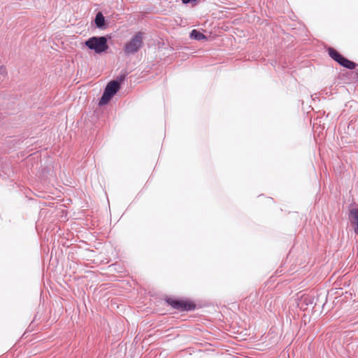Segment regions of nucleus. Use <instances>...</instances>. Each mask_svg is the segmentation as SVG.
<instances>
[{"mask_svg":"<svg viewBox=\"0 0 358 358\" xmlns=\"http://www.w3.org/2000/svg\"><path fill=\"white\" fill-rule=\"evenodd\" d=\"M85 45L96 54H101L108 49L107 38L104 36L91 37L85 42Z\"/></svg>","mask_w":358,"mask_h":358,"instance_id":"f257e3e1","label":"nucleus"},{"mask_svg":"<svg viewBox=\"0 0 358 358\" xmlns=\"http://www.w3.org/2000/svg\"><path fill=\"white\" fill-rule=\"evenodd\" d=\"M144 34L143 32L136 33L129 41L124 45V52L127 55L137 52L143 46Z\"/></svg>","mask_w":358,"mask_h":358,"instance_id":"f03ea898","label":"nucleus"},{"mask_svg":"<svg viewBox=\"0 0 358 358\" xmlns=\"http://www.w3.org/2000/svg\"><path fill=\"white\" fill-rule=\"evenodd\" d=\"M120 88V83L116 80L110 81L106 87L99 104L100 106L107 104L111 98L115 94Z\"/></svg>","mask_w":358,"mask_h":358,"instance_id":"7ed1b4c3","label":"nucleus"},{"mask_svg":"<svg viewBox=\"0 0 358 358\" xmlns=\"http://www.w3.org/2000/svg\"><path fill=\"white\" fill-rule=\"evenodd\" d=\"M329 54L330 57L335 61L338 62L341 65L349 69H352L355 66V64L341 55L336 50L333 48L329 49Z\"/></svg>","mask_w":358,"mask_h":358,"instance_id":"20e7f679","label":"nucleus"},{"mask_svg":"<svg viewBox=\"0 0 358 358\" xmlns=\"http://www.w3.org/2000/svg\"><path fill=\"white\" fill-rule=\"evenodd\" d=\"M171 304L173 308L180 310H192L194 308V305L184 301H173Z\"/></svg>","mask_w":358,"mask_h":358,"instance_id":"39448f33","label":"nucleus"},{"mask_svg":"<svg viewBox=\"0 0 358 358\" xmlns=\"http://www.w3.org/2000/svg\"><path fill=\"white\" fill-rule=\"evenodd\" d=\"M190 38L192 39L197 40V41H202V40H206L207 37L200 31L194 29L190 33Z\"/></svg>","mask_w":358,"mask_h":358,"instance_id":"423d86ee","label":"nucleus"},{"mask_svg":"<svg viewBox=\"0 0 358 358\" xmlns=\"http://www.w3.org/2000/svg\"><path fill=\"white\" fill-rule=\"evenodd\" d=\"M95 24L98 28H102L105 24V17L101 13H98L95 17Z\"/></svg>","mask_w":358,"mask_h":358,"instance_id":"0eeeda50","label":"nucleus"},{"mask_svg":"<svg viewBox=\"0 0 358 358\" xmlns=\"http://www.w3.org/2000/svg\"><path fill=\"white\" fill-rule=\"evenodd\" d=\"M350 218L353 224L358 227V209H352L350 213Z\"/></svg>","mask_w":358,"mask_h":358,"instance_id":"6e6552de","label":"nucleus"},{"mask_svg":"<svg viewBox=\"0 0 358 358\" xmlns=\"http://www.w3.org/2000/svg\"><path fill=\"white\" fill-rule=\"evenodd\" d=\"M7 73L6 69L4 66H0V74L2 76H5Z\"/></svg>","mask_w":358,"mask_h":358,"instance_id":"1a4fd4ad","label":"nucleus"},{"mask_svg":"<svg viewBox=\"0 0 358 358\" xmlns=\"http://www.w3.org/2000/svg\"><path fill=\"white\" fill-rule=\"evenodd\" d=\"M355 230L357 234L358 235V227H355Z\"/></svg>","mask_w":358,"mask_h":358,"instance_id":"9d476101","label":"nucleus"}]
</instances>
